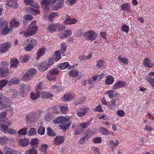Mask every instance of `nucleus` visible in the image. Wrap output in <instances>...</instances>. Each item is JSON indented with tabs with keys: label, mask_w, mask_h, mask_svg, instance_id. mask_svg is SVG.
<instances>
[{
	"label": "nucleus",
	"mask_w": 154,
	"mask_h": 154,
	"mask_svg": "<svg viewBox=\"0 0 154 154\" xmlns=\"http://www.w3.org/2000/svg\"><path fill=\"white\" fill-rule=\"evenodd\" d=\"M61 119V123L60 124V128L64 131H65L71 124V121H67L69 119L68 116L63 117H60Z\"/></svg>",
	"instance_id": "obj_3"
},
{
	"label": "nucleus",
	"mask_w": 154,
	"mask_h": 154,
	"mask_svg": "<svg viewBox=\"0 0 154 154\" xmlns=\"http://www.w3.org/2000/svg\"><path fill=\"white\" fill-rule=\"evenodd\" d=\"M146 80L149 82L152 86L154 87V79L151 78H147Z\"/></svg>",
	"instance_id": "obj_60"
},
{
	"label": "nucleus",
	"mask_w": 154,
	"mask_h": 154,
	"mask_svg": "<svg viewBox=\"0 0 154 154\" xmlns=\"http://www.w3.org/2000/svg\"><path fill=\"white\" fill-rule=\"evenodd\" d=\"M36 129L34 128H30L28 131V134L30 136L33 135L36 133Z\"/></svg>",
	"instance_id": "obj_49"
},
{
	"label": "nucleus",
	"mask_w": 154,
	"mask_h": 154,
	"mask_svg": "<svg viewBox=\"0 0 154 154\" xmlns=\"http://www.w3.org/2000/svg\"><path fill=\"white\" fill-rule=\"evenodd\" d=\"M36 71L35 69L34 68H32L30 69L26 73H28L31 77H33V75L36 73Z\"/></svg>",
	"instance_id": "obj_43"
},
{
	"label": "nucleus",
	"mask_w": 154,
	"mask_h": 154,
	"mask_svg": "<svg viewBox=\"0 0 154 154\" xmlns=\"http://www.w3.org/2000/svg\"><path fill=\"white\" fill-rule=\"evenodd\" d=\"M28 43L30 45L34 47L37 45V42L36 40L33 39H28L27 41Z\"/></svg>",
	"instance_id": "obj_46"
},
{
	"label": "nucleus",
	"mask_w": 154,
	"mask_h": 154,
	"mask_svg": "<svg viewBox=\"0 0 154 154\" xmlns=\"http://www.w3.org/2000/svg\"><path fill=\"white\" fill-rule=\"evenodd\" d=\"M37 151L34 148H32L28 151H27L26 154H37Z\"/></svg>",
	"instance_id": "obj_45"
},
{
	"label": "nucleus",
	"mask_w": 154,
	"mask_h": 154,
	"mask_svg": "<svg viewBox=\"0 0 154 154\" xmlns=\"http://www.w3.org/2000/svg\"><path fill=\"white\" fill-rule=\"evenodd\" d=\"M89 123L90 122H88L82 123L79 124V125L82 128H85L89 125Z\"/></svg>",
	"instance_id": "obj_58"
},
{
	"label": "nucleus",
	"mask_w": 154,
	"mask_h": 154,
	"mask_svg": "<svg viewBox=\"0 0 154 154\" xmlns=\"http://www.w3.org/2000/svg\"><path fill=\"white\" fill-rule=\"evenodd\" d=\"M48 148V146L47 144L42 145L39 149L40 151L43 152H45Z\"/></svg>",
	"instance_id": "obj_50"
},
{
	"label": "nucleus",
	"mask_w": 154,
	"mask_h": 154,
	"mask_svg": "<svg viewBox=\"0 0 154 154\" xmlns=\"http://www.w3.org/2000/svg\"><path fill=\"white\" fill-rule=\"evenodd\" d=\"M121 9L123 10H126L128 12L130 11V5L128 3H125L122 5Z\"/></svg>",
	"instance_id": "obj_32"
},
{
	"label": "nucleus",
	"mask_w": 154,
	"mask_h": 154,
	"mask_svg": "<svg viewBox=\"0 0 154 154\" xmlns=\"http://www.w3.org/2000/svg\"><path fill=\"white\" fill-rule=\"evenodd\" d=\"M29 57V56L27 55H26L24 56H22L20 57V62L22 63H25L28 60Z\"/></svg>",
	"instance_id": "obj_40"
},
{
	"label": "nucleus",
	"mask_w": 154,
	"mask_h": 154,
	"mask_svg": "<svg viewBox=\"0 0 154 154\" xmlns=\"http://www.w3.org/2000/svg\"><path fill=\"white\" fill-rule=\"evenodd\" d=\"M114 81V79L113 77L111 75H108L106 77L105 83L107 85H111L113 83Z\"/></svg>",
	"instance_id": "obj_26"
},
{
	"label": "nucleus",
	"mask_w": 154,
	"mask_h": 154,
	"mask_svg": "<svg viewBox=\"0 0 154 154\" xmlns=\"http://www.w3.org/2000/svg\"><path fill=\"white\" fill-rule=\"evenodd\" d=\"M118 60L119 62L122 63L125 65L127 64L128 63V61L127 58L124 57H121V56L118 57Z\"/></svg>",
	"instance_id": "obj_28"
},
{
	"label": "nucleus",
	"mask_w": 154,
	"mask_h": 154,
	"mask_svg": "<svg viewBox=\"0 0 154 154\" xmlns=\"http://www.w3.org/2000/svg\"><path fill=\"white\" fill-rule=\"evenodd\" d=\"M49 72L50 73L51 75L54 74L57 75L58 74L59 72L55 68H54L51 69Z\"/></svg>",
	"instance_id": "obj_57"
},
{
	"label": "nucleus",
	"mask_w": 154,
	"mask_h": 154,
	"mask_svg": "<svg viewBox=\"0 0 154 154\" xmlns=\"http://www.w3.org/2000/svg\"><path fill=\"white\" fill-rule=\"evenodd\" d=\"M126 83L125 82L122 81H119L115 84L113 86L112 88L113 89H116L119 88H122L125 86Z\"/></svg>",
	"instance_id": "obj_15"
},
{
	"label": "nucleus",
	"mask_w": 154,
	"mask_h": 154,
	"mask_svg": "<svg viewBox=\"0 0 154 154\" xmlns=\"http://www.w3.org/2000/svg\"><path fill=\"white\" fill-rule=\"evenodd\" d=\"M45 48H42L40 49L37 53L36 58L37 59H38L42 54L45 53Z\"/></svg>",
	"instance_id": "obj_36"
},
{
	"label": "nucleus",
	"mask_w": 154,
	"mask_h": 154,
	"mask_svg": "<svg viewBox=\"0 0 154 154\" xmlns=\"http://www.w3.org/2000/svg\"><path fill=\"white\" fill-rule=\"evenodd\" d=\"M11 44L10 42H6L0 44V52L2 54L6 53L11 47Z\"/></svg>",
	"instance_id": "obj_9"
},
{
	"label": "nucleus",
	"mask_w": 154,
	"mask_h": 154,
	"mask_svg": "<svg viewBox=\"0 0 154 154\" xmlns=\"http://www.w3.org/2000/svg\"><path fill=\"white\" fill-rule=\"evenodd\" d=\"M10 124V123H9V124L8 125H9ZM6 125L7 124H2V125H1V126L0 127V129L1 130V131L4 132V133H5L6 132L8 131V126Z\"/></svg>",
	"instance_id": "obj_38"
},
{
	"label": "nucleus",
	"mask_w": 154,
	"mask_h": 154,
	"mask_svg": "<svg viewBox=\"0 0 154 154\" xmlns=\"http://www.w3.org/2000/svg\"><path fill=\"white\" fill-rule=\"evenodd\" d=\"M24 1L26 4L27 5H29L36 8H38V4L34 2L33 0H24Z\"/></svg>",
	"instance_id": "obj_18"
},
{
	"label": "nucleus",
	"mask_w": 154,
	"mask_h": 154,
	"mask_svg": "<svg viewBox=\"0 0 154 154\" xmlns=\"http://www.w3.org/2000/svg\"><path fill=\"white\" fill-rule=\"evenodd\" d=\"M30 96L32 100H36L39 97L40 93L36 92V94L34 93H31Z\"/></svg>",
	"instance_id": "obj_33"
},
{
	"label": "nucleus",
	"mask_w": 154,
	"mask_h": 154,
	"mask_svg": "<svg viewBox=\"0 0 154 154\" xmlns=\"http://www.w3.org/2000/svg\"><path fill=\"white\" fill-rule=\"evenodd\" d=\"M8 138L5 136L0 137V143L2 145H4L8 141Z\"/></svg>",
	"instance_id": "obj_37"
},
{
	"label": "nucleus",
	"mask_w": 154,
	"mask_h": 154,
	"mask_svg": "<svg viewBox=\"0 0 154 154\" xmlns=\"http://www.w3.org/2000/svg\"><path fill=\"white\" fill-rule=\"evenodd\" d=\"M32 78V77H31L26 72L22 78V80L23 81H26L30 80Z\"/></svg>",
	"instance_id": "obj_41"
},
{
	"label": "nucleus",
	"mask_w": 154,
	"mask_h": 154,
	"mask_svg": "<svg viewBox=\"0 0 154 154\" xmlns=\"http://www.w3.org/2000/svg\"><path fill=\"white\" fill-rule=\"evenodd\" d=\"M58 16V13L57 12H54L50 14L48 16V19L51 21L52 19L55 17H57Z\"/></svg>",
	"instance_id": "obj_51"
},
{
	"label": "nucleus",
	"mask_w": 154,
	"mask_h": 154,
	"mask_svg": "<svg viewBox=\"0 0 154 154\" xmlns=\"http://www.w3.org/2000/svg\"><path fill=\"white\" fill-rule=\"evenodd\" d=\"M53 0H43L41 1V4L43 6H51L53 4Z\"/></svg>",
	"instance_id": "obj_27"
},
{
	"label": "nucleus",
	"mask_w": 154,
	"mask_h": 154,
	"mask_svg": "<svg viewBox=\"0 0 154 154\" xmlns=\"http://www.w3.org/2000/svg\"><path fill=\"white\" fill-rule=\"evenodd\" d=\"M45 131V127L42 126H40L38 128V134L42 135L44 134Z\"/></svg>",
	"instance_id": "obj_47"
},
{
	"label": "nucleus",
	"mask_w": 154,
	"mask_h": 154,
	"mask_svg": "<svg viewBox=\"0 0 154 154\" xmlns=\"http://www.w3.org/2000/svg\"><path fill=\"white\" fill-rule=\"evenodd\" d=\"M67 48V47L66 44L64 42L62 43L60 45V54L61 53L62 54H64Z\"/></svg>",
	"instance_id": "obj_30"
},
{
	"label": "nucleus",
	"mask_w": 154,
	"mask_h": 154,
	"mask_svg": "<svg viewBox=\"0 0 154 154\" xmlns=\"http://www.w3.org/2000/svg\"><path fill=\"white\" fill-rule=\"evenodd\" d=\"M27 11H28V9H29L30 11H31L32 12L33 11L35 13V15L39 14L40 13V11L37 9H34L32 8L29 7L27 8Z\"/></svg>",
	"instance_id": "obj_54"
},
{
	"label": "nucleus",
	"mask_w": 154,
	"mask_h": 154,
	"mask_svg": "<svg viewBox=\"0 0 154 154\" xmlns=\"http://www.w3.org/2000/svg\"><path fill=\"white\" fill-rule=\"evenodd\" d=\"M75 96L74 94L68 93L63 96L62 99L64 101H67L73 99L75 98Z\"/></svg>",
	"instance_id": "obj_14"
},
{
	"label": "nucleus",
	"mask_w": 154,
	"mask_h": 154,
	"mask_svg": "<svg viewBox=\"0 0 154 154\" xmlns=\"http://www.w3.org/2000/svg\"><path fill=\"white\" fill-rule=\"evenodd\" d=\"M51 65L49 61L48 62H46L45 61H43L40 63L38 66V69L41 72L46 70L48 67L50 66Z\"/></svg>",
	"instance_id": "obj_8"
},
{
	"label": "nucleus",
	"mask_w": 154,
	"mask_h": 154,
	"mask_svg": "<svg viewBox=\"0 0 154 154\" xmlns=\"http://www.w3.org/2000/svg\"><path fill=\"white\" fill-rule=\"evenodd\" d=\"M144 65L148 68L152 67L154 66L153 63H152L150 60L148 58H145L143 62Z\"/></svg>",
	"instance_id": "obj_17"
},
{
	"label": "nucleus",
	"mask_w": 154,
	"mask_h": 154,
	"mask_svg": "<svg viewBox=\"0 0 154 154\" xmlns=\"http://www.w3.org/2000/svg\"><path fill=\"white\" fill-rule=\"evenodd\" d=\"M9 74V70L8 68L3 67L0 68V76L5 77Z\"/></svg>",
	"instance_id": "obj_16"
},
{
	"label": "nucleus",
	"mask_w": 154,
	"mask_h": 154,
	"mask_svg": "<svg viewBox=\"0 0 154 154\" xmlns=\"http://www.w3.org/2000/svg\"><path fill=\"white\" fill-rule=\"evenodd\" d=\"M60 59L61 57L60 51H55L53 56L50 58L49 61L50 62L51 64L52 65L54 63V61H57Z\"/></svg>",
	"instance_id": "obj_10"
},
{
	"label": "nucleus",
	"mask_w": 154,
	"mask_h": 154,
	"mask_svg": "<svg viewBox=\"0 0 154 154\" xmlns=\"http://www.w3.org/2000/svg\"><path fill=\"white\" fill-rule=\"evenodd\" d=\"M6 112H3L0 114V125L3 124H9L8 120L6 116Z\"/></svg>",
	"instance_id": "obj_12"
},
{
	"label": "nucleus",
	"mask_w": 154,
	"mask_h": 154,
	"mask_svg": "<svg viewBox=\"0 0 154 154\" xmlns=\"http://www.w3.org/2000/svg\"><path fill=\"white\" fill-rule=\"evenodd\" d=\"M20 87V94L22 97L26 95L28 93L30 88L29 85L24 84L21 85Z\"/></svg>",
	"instance_id": "obj_7"
},
{
	"label": "nucleus",
	"mask_w": 154,
	"mask_h": 154,
	"mask_svg": "<svg viewBox=\"0 0 154 154\" xmlns=\"http://www.w3.org/2000/svg\"><path fill=\"white\" fill-rule=\"evenodd\" d=\"M97 36V34L94 31L90 30L85 32L84 37L88 41H93L95 39Z\"/></svg>",
	"instance_id": "obj_5"
},
{
	"label": "nucleus",
	"mask_w": 154,
	"mask_h": 154,
	"mask_svg": "<svg viewBox=\"0 0 154 154\" xmlns=\"http://www.w3.org/2000/svg\"><path fill=\"white\" fill-rule=\"evenodd\" d=\"M8 93L11 95L12 98H15L17 95L18 92L16 90L13 89H10L8 90Z\"/></svg>",
	"instance_id": "obj_31"
},
{
	"label": "nucleus",
	"mask_w": 154,
	"mask_h": 154,
	"mask_svg": "<svg viewBox=\"0 0 154 154\" xmlns=\"http://www.w3.org/2000/svg\"><path fill=\"white\" fill-rule=\"evenodd\" d=\"M42 84L43 83H42L40 82L37 85L36 87V92H38L40 93V90L42 87Z\"/></svg>",
	"instance_id": "obj_55"
},
{
	"label": "nucleus",
	"mask_w": 154,
	"mask_h": 154,
	"mask_svg": "<svg viewBox=\"0 0 154 154\" xmlns=\"http://www.w3.org/2000/svg\"><path fill=\"white\" fill-rule=\"evenodd\" d=\"M11 63L12 67H16L19 64V62L17 58H13L11 61Z\"/></svg>",
	"instance_id": "obj_29"
},
{
	"label": "nucleus",
	"mask_w": 154,
	"mask_h": 154,
	"mask_svg": "<svg viewBox=\"0 0 154 154\" xmlns=\"http://www.w3.org/2000/svg\"><path fill=\"white\" fill-rule=\"evenodd\" d=\"M77 115L79 117H82L85 115V112L83 111V110L80 109L77 112Z\"/></svg>",
	"instance_id": "obj_63"
},
{
	"label": "nucleus",
	"mask_w": 154,
	"mask_h": 154,
	"mask_svg": "<svg viewBox=\"0 0 154 154\" xmlns=\"http://www.w3.org/2000/svg\"><path fill=\"white\" fill-rule=\"evenodd\" d=\"M79 74V72L77 69H73L70 70L69 73V75L70 76L72 77H77Z\"/></svg>",
	"instance_id": "obj_25"
},
{
	"label": "nucleus",
	"mask_w": 154,
	"mask_h": 154,
	"mask_svg": "<svg viewBox=\"0 0 154 154\" xmlns=\"http://www.w3.org/2000/svg\"><path fill=\"white\" fill-rule=\"evenodd\" d=\"M27 129L26 128H23L18 131L17 133L20 135H25L26 134Z\"/></svg>",
	"instance_id": "obj_42"
},
{
	"label": "nucleus",
	"mask_w": 154,
	"mask_h": 154,
	"mask_svg": "<svg viewBox=\"0 0 154 154\" xmlns=\"http://www.w3.org/2000/svg\"><path fill=\"white\" fill-rule=\"evenodd\" d=\"M48 31L50 33L56 31V29H59L58 31L60 32V29L64 30L65 29V27L62 26L61 25L58 23H52L48 26L47 28Z\"/></svg>",
	"instance_id": "obj_4"
},
{
	"label": "nucleus",
	"mask_w": 154,
	"mask_h": 154,
	"mask_svg": "<svg viewBox=\"0 0 154 154\" xmlns=\"http://www.w3.org/2000/svg\"><path fill=\"white\" fill-rule=\"evenodd\" d=\"M38 28L36 26L29 25L27 27V29L23 32L24 35L27 37L35 34L37 31Z\"/></svg>",
	"instance_id": "obj_1"
},
{
	"label": "nucleus",
	"mask_w": 154,
	"mask_h": 154,
	"mask_svg": "<svg viewBox=\"0 0 154 154\" xmlns=\"http://www.w3.org/2000/svg\"><path fill=\"white\" fill-rule=\"evenodd\" d=\"M7 82L4 80L0 81V89H2L7 84Z\"/></svg>",
	"instance_id": "obj_61"
},
{
	"label": "nucleus",
	"mask_w": 154,
	"mask_h": 154,
	"mask_svg": "<svg viewBox=\"0 0 154 154\" xmlns=\"http://www.w3.org/2000/svg\"><path fill=\"white\" fill-rule=\"evenodd\" d=\"M8 26L7 23L6 22L2 21L1 25L0 26V29H2L7 27Z\"/></svg>",
	"instance_id": "obj_64"
},
{
	"label": "nucleus",
	"mask_w": 154,
	"mask_h": 154,
	"mask_svg": "<svg viewBox=\"0 0 154 154\" xmlns=\"http://www.w3.org/2000/svg\"><path fill=\"white\" fill-rule=\"evenodd\" d=\"M64 137L63 136H56L54 138V144L59 145L63 143L64 141Z\"/></svg>",
	"instance_id": "obj_13"
},
{
	"label": "nucleus",
	"mask_w": 154,
	"mask_h": 154,
	"mask_svg": "<svg viewBox=\"0 0 154 154\" xmlns=\"http://www.w3.org/2000/svg\"><path fill=\"white\" fill-rule=\"evenodd\" d=\"M77 64H75L74 65H73L71 68H73L75 66H77ZM70 66L69 65V63L68 62H65L64 63H62L59 66H58V68L61 69H64L66 68H71V67H69Z\"/></svg>",
	"instance_id": "obj_20"
},
{
	"label": "nucleus",
	"mask_w": 154,
	"mask_h": 154,
	"mask_svg": "<svg viewBox=\"0 0 154 154\" xmlns=\"http://www.w3.org/2000/svg\"><path fill=\"white\" fill-rule=\"evenodd\" d=\"M47 134L49 136L54 137L56 135L55 133L53 132V130L50 128H48Z\"/></svg>",
	"instance_id": "obj_44"
},
{
	"label": "nucleus",
	"mask_w": 154,
	"mask_h": 154,
	"mask_svg": "<svg viewBox=\"0 0 154 154\" xmlns=\"http://www.w3.org/2000/svg\"><path fill=\"white\" fill-rule=\"evenodd\" d=\"M23 17L26 20H32L33 17L29 15L26 14Z\"/></svg>",
	"instance_id": "obj_62"
},
{
	"label": "nucleus",
	"mask_w": 154,
	"mask_h": 154,
	"mask_svg": "<svg viewBox=\"0 0 154 154\" xmlns=\"http://www.w3.org/2000/svg\"><path fill=\"white\" fill-rule=\"evenodd\" d=\"M72 34V31L70 29L64 30L63 33V36H62L60 33H58V36L61 38L64 37H69Z\"/></svg>",
	"instance_id": "obj_21"
},
{
	"label": "nucleus",
	"mask_w": 154,
	"mask_h": 154,
	"mask_svg": "<svg viewBox=\"0 0 154 154\" xmlns=\"http://www.w3.org/2000/svg\"><path fill=\"white\" fill-rule=\"evenodd\" d=\"M38 141L37 138L33 139L31 141V144L32 148H35L38 146Z\"/></svg>",
	"instance_id": "obj_34"
},
{
	"label": "nucleus",
	"mask_w": 154,
	"mask_h": 154,
	"mask_svg": "<svg viewBox=\"0 0 154 154\" xmlns=\"http://www.w3.org/2000/svg\"><path fill=\"white\" fill-rule=\"evenodd\" d=\"M64 0H53V6L55 10H57L63 6Z\"/></svg>",
	"instance_id": "obj_11"
},
{
	"label": "nucleus",
	"mask_w": 154,
	"mask_h": 154,
	"mask_svg": "<svg viewBox=\"0 0 154 154\" xmlns=\"http://www.w3.org/2000/svg\"><path fill=\"white\" fill-rule=\"evenodd\" d=\"M38 118V115L35 112H32L27 114L26 116V122L28 124L36 122Z\"/></svg>",
	"instance_id": "obj_2"
},
{
	"label": "nucleus",
	"mask_w": 154,
	"mask_h": 154,
	"mask_svg": "<svg viewBox=\"0 0 154 154\" xmlns=\"http://www.w3.org/2000/svg\"><path fill=\"white\" fill-rule=\"evenodd\" d=\"M29 140L28 139L24 138L21 139L19 141V144L23 146H26L29 144Z\"/></svg>",
	"instance_id": "obj_23"
},
{
	"label": "nucleus",
	"mask_w": 154,
	"mask_h": 154,
	"mask_svg": "<svg viewBox=\"0 0 154 154\" xmlns=\"http://www.w3.org/2000/svg\"><path fill=\"white\" fill-rule=\"evenodd\" d=\"M104 60L102 59H101L97 61L96 64V66L99 68H102L104 66Z\"/></svg>",
	"instance_id": "obj_39"
},
{
	"label": "nucleus",
	"mask_w": 154,
	"mask_h": 154,
	"mask_svg": "<svg viewBox=\"0 0 154 154\" xmlns=\"http://www.w3.org/2000/svg\"><path fill=\"white\" fill-rule=\"evenodd\" d=\"M100 131L103 134L107 135L109 134V131L107 129L103 127L100 128Z\"/></svg>",
	"instance_id": "obj_48"
},
{
	"label": "nucleus",
	"mask_w": 154,
	"mask_h": 154,
	"mask_svg": "<svg viewBox=\"0 0 154 154\" xmlns=\"http://www.w3.org/2000/svg\"><path fill=\"white\" fill-rule=\"evenodd\" d=\"M9 100L6 97H3V95L0 94V110L8 107Z\"/></svg>",
	"instance_id": "obj_6"
},
{
	"label": "nucleus",
	"mask_w": 154,
	"mask_h": 154,
	"mask_svg": "<svg viewBox=\"0 0 154 154\" xmlns=\"http://www.w3.org/2000/svg\"><path fill=\"white\" fill-rule=\"evenodd\" d=\"M66 19L64 22V23L67 25H71L70 24L71 17L68 15L66 16Z\"/></svg>",
	"instance_id": "obj_52"
},
{
	"label": "nucleus",
	"mask_w": 154,
	"mask_h": 154,
	"mask_svg": "<svg viewBox=\"0 0 154 154\" xmlns=\"http://www.w3.org/2000/svg\"><path fill=\"white\" fill-rule=\"evenodd\" d=\"M61 112L62 113L65 114L68 111V109L67 107L64 106H60L59 107Z\"/></svg>",
	"instance_id": "obj_56"
},
{
	"label": "nucleus",
	"mask_w": 154,
	"mask_h": 154,
	"mask_svg": "<svg viewBox=\"0 0 154 154\" xmlns=\"http://www.w3.org/2000/svg\"><path fill=\"white\" fill-rule=\"evenodd\" d=\"M101 139L100 137H96L93 139V142L95 143H101Z\"/></svg>",
	"instance_id": "obj_59"
},
{
	"label": "nucleus",
	"mask_w": 154,
	"mask_h": 154,
	"mask_svg": "<svg viewBox=\"0 0 154 154\" xmlns=\"http://www.w3.org/2000/svg\"><path fill=\"white\" fill-rule=\"evenodd\" d=\"M129 30V27L126 25H123L122 26V31L125 32L126 33H128Z\"/></svg>",
	"instance_id": "obj_53"
},
{
	"label": "nucleus",
	"mask_w": 154,
	"mask_h": 154,
	"mask_svg": "<svg viewBox=\"0 0 154 154\" xmlns=\"http://www.w3.org/2000/svg\"><path fill=\"white\" fill-rule=\"evenodd\" d=\"M88 135H85L79 140L78 143L80 144H83L85 142L88 140Z\"/></svg>",
	"instance_id": "obj_35"
},
{
	"label": "nucleus",
	"mask_w": 154,
	"mask_h": 154,
	"mask_svg": "<svg viewBox=\"0 0 154 154\" xmlns=\"http://www.w3.org/2000/svg\"><path fill=\"white\" fill-rule=\"evenodd\" d=\"M41 96L42 98L46 99L47 98H50L53 95L49 92H41Z\"/></svg>",
	"instance_id": "obj_24"
},
{
	"label": "nucleus",
	"mask_w": 154,
	"mask_h": 154,
	"mask_svg": "<svg viewBox=\"0 0 154 154\" xmlns=\"http://www.w3.org/2000/svg\"><path fill=\"white\" fill-rule=\"evenodd\" d=\"M11 27H17L20 24L19 22L16 18H14L10 22Z\"/></svg>",
	"instance_id": "obj_22"
},
{
	"label": "nucleus",
	"mask_w": 154,
	"mask_h": 154,
	"mask_svg": "<svg viewBox=\"0 0 154 154\" xmlns=\"http://www.w3.org/2000/svg\"><path fill=\"white\" fill-rule=\"evenodd\" d=\"M5 5L7 6L11 7L14 8H16L17 7V2L15 0H8L5 4Z\"/></svg>",
	"instance_id": "obj_19"
}]
</instances>
